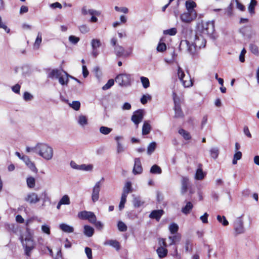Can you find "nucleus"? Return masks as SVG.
Returning <instances> with one entry per match:
<instances>
[{"mask_svg": "<svg viewBox=\"0 0 259 259\" xmlns=\"http://www.w3.org/2000/svg\"><path fill=\"white\" fill-rule=\"evenodd\" d=\"M26 183L28 187L33 188L35 185V179L32 177H29L26 179Z\"/></svg>", "mask_w": 259, "mask_h": 259, "instance_id": "nucleus-35", "label": "nucleus"}, {"mask_svg": "<svg viewBox=\"0 0 259 259\" xmlns=\"http://www.w3.org/2000/svg\"><path fill=\"white\" fill-rule=\"evenodd\" d=\"M143 168L141 165V160L139 158L135 159V164L133 169V172L134 175L140 174L142 172Z\"/></svg>", "mask_w": 259, "mask_h": 259, "instance_id": "nucleus-19", "label": "nucleus"}, {"mask_svg": "<svg viewBox=\"0 0 259 259\" xmlns=\"http://www.w3.org/2000/svg\"><path fill=\"white\" fill-rule=\"evenodd\" d=\"M197 17L196 11H187L181 15L180 18L182 22L186 23H190Z\"/></svg>", "mask_w": 259, "mask_h": 259, "instance_id": "nucleus-11", "label": "nucleus"}, {"mask_svg": "<svg viewBox=\"0 0 259 259\" xmlns=\"http://www.w3.org/2000/svg\"><path fill=\"white\" fill-rule=\"evenodd\" d=\"M239 32L245 39H250L255 35V31L250 26H246L241 27L239 29Z\"/></svg>", "mask_w": 259, "mask_h": 259, "instance_id": "nucleus-12", "label": "nucleus"}, {"mask_svg": "<svg viewBox=\"0 0 259 259\" xmlns=\"http://www.w3.org/2000/svg\"><path fill=\"white\" fill-rule=\"evenodd\" d=\"M179 47L180 50H186L190 55L192 56L195 55L197 51V50L199 49L197 47H196L193 42L190 43L187 40H181Z\"/></svg>", "mask_w": 259, "mask_h": 259, "instance_id": "nucleus-7", "label": "nucleus"}, {"mask_svg": "<svg viewBox=\"0 0 259 259\" xmlns=\"http://www.w3.org/2000/svg\"><path fill=\"white\" fill-rule=\"evenodd\" d=\"M38 155L46 160L52 159L54 156L53 147L45 143H37Z\"/></svg>", "mask_w": 259, "mask_h": 259, "instance_id": "nucleus-2", "label": "nucleus"}, {"mask_svg": "<svg viewBox=\"0 0 259 259\" xmlns=\"http://www.w3.org/2000/svg\"><path fill=\"white\" fill-rule=\"evenodd\" d=\"M114 9L117 12H121L124 14H127L128 12V9L126 7H118L117 6H115Z\"/></svg>", "mask_w": 259, "mask_h": 259, "instance_id": "nucleus-61", "label": "nucleus"}, {"mask_svg": "<svg viewBox=\"0 0 259 259\" xmlns=\"http://www.w3.org/2000/svg\"><path fill=\"white\" fill-rule=\"evenodd\" d=\"M151 130V126L149 121H145L142 127V134L148 135Z\"/></svg>", "mask_w": 259, "mask_h": 259, "instance_id": "nucleus-26", "label": "nucleus"}, {"mask_svg": "<svg viewBox=\"0 0 259 259\" xmlns=\"http://www.w3.org/2000/svg\"><path fill=\"white\" fill-rule=\"evenodd\" d=\"M174 109L175 111V116L176 117H182L183 116V113L181 109L180 105L175 106Z\"/></svg>", "mask_w": 259, "mask_h": 259, "instance_id": "nucleus-43", "label": "nucleus"}, {"mask_svg": "<svg viewBox=\"0 0 259 259\" xmlns=\"http://www.w3.org/2000/svg\"><path fill=\"white\" fill-rule=\"evenodd\" d=\"M117 39L113 37L111 39L110 43L113 47H114V53L117 57L126 58L129 57L132 54V50L131 49L126 50L125 49L119 45H116Z\"/></svg>", "mask_w": 259, "mask_h": 259, "instance_id": "nucleus-4", "label": "nucleus"}, {"mask_svg": "<svg viewBox=\"0 0 259 259\" xmlns=\"http://www.w3.org/2000/svg\"><path fill=\"white\" fill-rule=\"evenodd\" d=\"M210 154L212 158L214 159L217 158L219 155V151L217 147H213L210 149Z\"/></svg>", "mask_w": 259, "mask_h": 259, "instance_id": "nucleus-38", "label": "nucleus"}, {"mask_svg": "<svg viewBox=\"0 0 259 259\" xmlns=\"http://www.w3.org/2000/svg\"><path fill=\"white\" fill-rule=\"evenodd\" d=\"M22 160L24 162L25 164L30 169L31 171L36 173L37 169L36 167L34 162L31 161L28 156L26 155H23Z\"/></svg>", "mask_w": 259, "mask_h": 259, "instance_id": "nucleus-16", "label": "nucleus"}, {"mask_svg": "<svg viewBox=\"0 0 259 259\" xmlns=\"http://www.w3.org/2000/svg\"><path fill=\"white\" fill-rule=\"evenodd\" d=\"M82 219L88 220L93 224L96 222V215L92 211H82Z\"/></svg>", "mask_w": 259, "mask_h": 259, "instance_id": "nucleus-18", "label": "nucleus"}, {"mask_svg": "<svg viewBox=\"0 0 259 259\" xmlns=\"http://www.w3.org/2000/svg\"><path fill=\"white\" fill-rule=\"evenodd\" d=\"M177 32V30L176 28H172L163 31L164 34H168L169 35H175Z\"/></svg>", "mask_w": 259, "mask_h": 259, "instance_id": "nucleus-52", "label": "nucleus"}, {"mask_svg": "<svg viewBox=\"0 0 259 259\" xmlns=\"http://www.w3.org/2000/svg\"><path fill=\"white\" fill-rule=\"evenodd\" d=\"M37 147H38L37 144L34 147H30L27 146L26 148V151L27 153H30V152H33L38 155V151L37 150Z\"/></svg>", "mask_w": 259, "mask_h": 259, "instance_id": "nucleus-56", "label": "nucleus"}, {"mask_svg": "<svg viewBox=\"0 0 259 259\" xmlns=\"http://www.w3.org/2000/svg\"><path fill=\"white\" fill-rule=\"evenodd\" d=\"M23 246L25 248V254L29 256L32 250L34 248V242L32 238V235L30 233L29 229L26 228V234H23L20 237Z\"/></svg>", "mask_w": 259, "mask_h": 259, "instance_id": "nucleus-1", "label": "nucleus"}, {"mask_svg": "<svg viewBox=\"0 0 259 259\" xmlns=\"http://www.w3.org/2000/svg\"><path fill=\"white\" fill-rule=\"evenodd\" d=\"M115 81L120 87H127L131 85L133 79L131 74L123 73L118 74L115 77Z\"/></svg>", "mask_w": 259, "mask_h": 259, "instance_id": "nucleus-5", "label": "nucleus"}, {"mask_svg": "<svg viewBox=\"0 0 259 259\" xmlns=\"http://www.w3.org/2000/svg\"><path fill=\"white\" fill-rule=\"evenodd\" d=\"M164 211H151L149 214V217L151 219H155L157 221H159L163 214Z\"/></svg>", "mask_w": 259, "mask_h": 259, "instance_id": "nucleus-30", "label": "nucleus"}, {"mask_svg": "<svg viewBox=\"0 0 259 259\" xmlns=\"http://www.w3.org/2000/svg\"><path fill=\"white\" fill-rule=\"evenodd\" d=\"M59 201L62 205H69L70 203V198L67 195H64Z\"/></svg>", "mask_w": 259, "mask_h": 259, "instance_id": "nucleus-44", "label": "nucleus"}, {"mask_svg": "<svg viewBox=\"0 0 259 259\" xmlns=\"http://www.w3.org/2000/svg\"><path fill=\"white\" fill-rule=\"evenodd\" d=\"M112 131V129L106 126H101L100 128V132L103 135H108Z\"/></svg>", "mask_w": 259, "mask_h": 259, "instance_id": "nucleus-49", "label": "nucleus"}, {"mask_svg": "<svg viewBox=\"0 0 259 259\" xmlns=\"http://www.w3.org/2000/svg\"><path fill=\"white\" fill-rule=\"evenodd\" d=\"M217 220L220 223H221L224 226H226L229 224L228 221L224 216H221L220 215H218L217 216Z\"/></svg>", "mask_w": 259, "mask_h": 259, "instance_id": "nucleus-48", "label": "nucleus"}, {"mask_svg": "<svg viewBox=\"0 0 259 259\" xmlns=\"http://www.w3.org/2000/svg\"><path fill=\"white\" fill-rule=\"evenodd\" d=\"M6 228L9 231L16 233L18 231L19 227L17 224H7L6 225Z\"/></svg>", "mask_w": 259, "mask_h": 259, "instance_id": "nucleus-31", "label": "nucleus"}, {"mask_svg": "<svg viewBox=\"0 0 259 259\" xmlns=\"http://www.w3.org/2000/svg\"><path fill=\"white\" fill-rule=\"evenodd\" d=\"M150 172L154 174H160L162 172V170L159 166L155 164L151 167Z\"/></svg>", "mask_w": 259, "mask_h": 259, "instance_id": "nucleus-39", "label": "nucleus"}, {"mask_svg": "<svg viewBox=\"0 0 259 259\" xmlns=\"http://www.w3.org/2000/svg\"><path fill=\"white\" fill-rule=\"evenodd\" d=\"M178 75L185 88H188L192 85V81L190 77L186 76L184 71L180 66L178 67Z\"/></svg>", "mask_w": 259, "mask_h": 259, "instance_id": "nucleus-10", "label": "nucleus"}, {"mask_svg": "<svg viewBox=\"0 0 259 259\" xmlns=\"http://www.w3.org/2000/svg\"><path fill=\"white\" fill-rule=\"evenodd\" d=\"M126 197H127L121 195L120 202L118 206L119 209L120 210H121L124 208L125 203L126 202Z\"/></svg>", "mask_w": 259, "mask_h": 259, "instance_id": "nucleus-58", "label": "nucleus"}, {"mask_svg": "<svg viewBox=\"0 0 259 259\" xmlns=\"http://www.w3.org/2000/svg\"><path fill=\"white\" fill-rule=\"evenodd\" d=\"M149 99H151V96L150 95H144L141 98V102L143 104H145L147 102L148 100Z\"/></svg>", "mask_w": 259, "mask_h": 259, "instance_id": "nucleus-64", "label": "nucleus"}, {"mask_svg": "<svg viewBox=\"0 0 259 259\" xmlns=\"http://www.w3.org/2000/svg\"><path fill=\"white\" fill-rule=\"evenodd\" d=\"M256 1L255 0H251L248 7V10L250 14L254 13V8L256 5Z\"/></svg>", "mask_w": 259, "mask_h": 259, "instance_id": "nucleus-40", "label": "nucleus"}, {"mask_svg": "<svg viewBox=\"0 0 259 259\" xmlns=\"http://www.w3.org/2000/svg\"><path fill=\"white\" fill-rule=\"evenodd\" d=\"M0 28L4 29L7 33H9L10 29L7 26L6 24L2 21V17L0 16Z\"/></svg>", "mask_w": 259, "mask_h": 259, "instance_id": "nucleus-62", "label": "nucleus"}, {"mask_svg": "<svg viewBox=\"0 0 259 259\" xmlns=\"http://www.w3.org/2000/svg\"><path fill=\"white\" fill-rule=\"evenodd\" d=\"M67 103H68V105L70 107L72 108L73 109L77 111L79 110V108L80 107V103L79 101H73L72 103H70L68 102V100H67Z\"/></svg>", "mask_w": 259, "mask_h": 259, "instance_id": "nucleus-33", "label": "nucleus"}, {"mask_svg": "<svg viewBox=\"0 0 259 259\" xmlns=\"http://www.w3.org/2000/svg\"><path fill=\"white\" fill-rule=\"evenodd\" d=\"M59 228L63 232L67 233H72L74 231L73 227L66 224L62 223L59 225Z\"/></svg>", "mask_w": 259, "mask_h": 259, "instance_id": "nucleus-23", "label": "nucleus"}, {"mask_svg": "<svg viewBox=\"0 0 259 259\" xmlns=\"http://www.w3.org/2000/svg\"><path fill=\"white\" fill-rule=\"evenodd\" d=\"M25 200L30 204H35L39 201L40 198L35 193L31 192L27 195Z\"/></svg>", "mask_w": 259, "mask_h": 259, "instance_id": "nucleus-17", "label": "nucleus"}, {"mask_svg": "<svg viewBox=\"0 0 259 259\" xmlns=\"http://www.w3.org/2000/svg\"><path fill=\"white\" fill-rule=\"evenodd\" d=\"M110 245L116 248L117 250H118L120 248V245L119 242L116 240H110L109 241Z\"/></svg>", "mask_w": 259, "mask_h": 259, "instance_id": "nucleus-57", "label": "nucleus"}, {"mask_svg": "<svg viewBox=\"0 0 259 259\" xmlns=\"http://www.w3.org/2000/svg\"><path fill=\"white\" fill-rule=\"evenodd\" d=\"M156 252L160 258H163L167 256L168 250L165 247H159L157 249Z\"/></svg>", "mask_w": 259, "mask_h": 259, "instance_id": "nucleus-28", "label": "nucleus"}, {"mask_svg": "<svg viewBox=\"0 0 259 259\" xmlns=\"http://www.w3.org/2000/svg\"><path fill=\"white\" fill-rule=\"evenodd\" d=\"M84 250H85V253L88 259H92L93 255H92V249L90 247H86L85 248Z\"/></svg>", "mask_w": 259, "mask_h": 259, "instance_id": "nucleus-63", "label": "nucleus"}, {"mask_svg": "<svg viewBox=\"0 0 259 259\" xmlns=\"http://www.w3.org/2000/svg\"><path fill=\"white\" fill-rule=\"evenodd\" d=\"M33 96L27 92H25L23 95V99L26 101H29L33 99Z\"/></svg>", "mask_w": 259, "mask_h": 259, "instance_id": "nucleus-60", "label": "nucleus"}, {"mask_svg": "<svg viewBox=\"0 0 259 259\" xmlns=\"http://www.w3.org/2000/svg\"><path fill=\"white\" fill-rule=\"evenodd\" d=\"M234 230L237 235L244 232V228L242 222L239 221L234 223Z\"/></svg>", "mask_w": 259, "mask_h": 259, "instance_id": "nucleus-22", "label": "nucleus"}, {"mask_svg": "<svg viewBox=\"0 0 259 259\" xmlns=\"http://www.w3.org/2000/svg\"><path fill=\"white\" fill-rule=\"evenodd\" d=\"M250 51L254 55H258L259 54V51L258 47L256 45L254 44H250L249 45Z\"/></svg>", "mask_w": 259, "mask_h": 259, "instance_id": "nucleus-50", "label": "nucleus"}, {"mask_svg": "<svg viewBox=\"0 0 259 259\" xmlns=\"http://www.w3.org/2000/svg\"><path fill=\"white\" fill-rule=\"evenodd\" d=\"M193 42L198 49L205 47L206 45L204 36L202 35H198V34L195 35V39Z\"/></svg>", "mask_w": 259, "mask_h": 259, "instance_id": "nucleus-14", "label": "nucleus"}, {"mask_svg": "<svg viewBox=\"0 0 259 259\" xmlns=\"http://www.w3.org/2000/svg\"><path fill=\"white\" fill-rule=\"evenodd\" d=\"M101 12L100 11H97L93 9H87L86 6L82 7V15H90L91 16V18L89 22L91 23H96L98 22V19L97 16H100Z\"/></svg>", "mask_w": 259, "mask_h": 259, "instance_id": "nucleus-8", "label": "nucleus"}, {"mask_svg": "<svg viewBox=\"0 0 259 259\" xmlns=\"http://www.w3.org/2000/svg\"><path fill=\"white\" fill-rule=\"evenodd\" d=\"M101 181L97 182L93 188L92 199L93 202H96L98 200L99 198V192L100 191Z\"/></svg>", "mask_w": 259, "mask_h": 259, "instance_id": "nucleus-15", "label": "nucleus"}, {"mask_svg": "<svg viewBox=\"0 0 259 259\" xmlns=\"http://www.w3.org/2000/svg\"><path fill=\"white\" fill-rule=\"evenodd\" d=\"M185 248L186 252H191L192 251V244L191 241L188 240L186 241Z\"/></svg>", "mask_w": 259, "mask_h": 259, "instance_id": "nucleus-54", "label": "nucleus"}, {"mask_svg": "<svg viewBox=\"0 0 259 259\" xmlns=\"http://www.w3.org/2000/svg\"><path fill=\"white\" fill-rule=\"evenodd\" d=\"M214 31V24L213 21L202 23L198 27V31L201 33L202 35H211L213 34Z\"/></svg>", "mask_w": 259, "mask_h": 259, "instance_id": "nucleus-6", "label": "nucleus"}, {"mask_svg": "<svg viewBox=\"0 0 259 259\" xmlns=\"http://www.w3.org/2000/svg\"><path fill=\"white\" fill-rule=\"evenodd\" d=\"M172 98L175 103V106L180 105V100L175 91L172 92Z\"/></svg>", "mask_w": 259, "mask_h": 259, "instance_id": "nucleus-53", "label": "nucleus"}, {"mask_svg": "<svg viewBox=\"0 0 259 259\" xmlns=\"http://www.w3.org/2000/svg\"><path fill=\"white\" fill-rule=\"evenodd\" d=\"M166 46L165 43L159 42L157 47V51L158 52H163L165 50H166Z\"/></svg>", "mask_w": 259, "mask_h": 259, "instance_id": "nucleus-55", "label": "nucleus"}, {"mask_svg": "<svg viewBox=\"0 0 259 259\" xmlns=\"http://www.w3.org/2000/svg\"><path fill=\"white\" fill-rule=\"evenodd\" d=\"M241 157L242 153L240 151L236 152L233 156L232 163L233 164H236L237 162V160H240L241 158Z\"/></svg>", "mask_w": 259, "mask_h": 259, "instance_id": "nucleus-46", "label": "nucleus"}, {"mask_svg": "<svg viewBox=\"0 0 259 259\" xmlns=\"http://www.w3.org/2000/svg\"><path fill=\"white\" fill-rule=\"evenodd\" d=\"M179 226L175 223H172L168 227L169 231L171 234L178 233Z\"/></svg>", "mask_w": 259, "mask_h": 259, "instance_id": "nucleus-32", "label": "nucleus"}, {"mask_svg": "<svg viewBox=\"0 0 259 259\" xmlns=\"http://www.w3.org/2000/svg\"><path fill=\"white\" fill-rule=\"evenodd\" d=\"M144 118V111L138 110L135 111L132 116L131 120L136 125V127H138L139 124L142 121Z\"/></svg>", "mask_w": 259, "mask_h": 259, "instance_id": "nucleus-13", "label": "nucleus"}, {"mask_svg": "<svg viewBox=\"0 0 259 259\" xmlns=\"http://www.w3.org/2000/svg\"><path fill=\"white\" fill-rule=\"evenodd\" d=\"M156 148V143L155 142H152L149 144L147 147V154L150 155L154 152Z\"/></svg>", "mask_w": 259, "mask_h": 259, "instance_id": "nucleus-34", "label": "nucleus"}, {"mask_svg": "<svg viewBox=\"0 0 259 259\" xmlns=\"http://www.w3.org/2000/svg\"><path fill=\"white\" fill-rule=\"evenodd\" d=\"M140 80L144 88L147 89L149 87L150 82L149 79L147 77L141 76L140 77Z\"/></svg>", "mask_w": 259, "mask_h": 259, "instance_id": "nucleus-41", "label": "nucleus"}, {"mask_svg": "<svg viewBox=\"0 0 259 259\" xmlns=\"http://www.w3.org/2000/svg\"><path fill=\"white\" fill-rule=\"evenodd\" d=\"M179 133L186 140H190L191 138L190 133L183 128L179 130Z\"/></svg>", "mask_w": 259, "mask_h": 259, "instance_id": "nucleus-37", "label": "nucleus"}, {"mask_svg": "<svg viewBox=\"0 0 259 259\" xmlns=\"http://www.w3.org/2000/svg\"><path fill=\"white\" fill-rule=\"evenodd\" d=\"M94 168V165L92 164H82V170L91 172Z\"/></svg>", "mask_w": 259, "mask_h": 259, "instance_id": "nucleus-47", "label": "nucleus"}, {"mask_svg": "<svg viewBox=\"0 0 259 259\" xmlns=\"http://www.w3.org/2000/svg\"><path fill=\"white\" fill-rule=\"evenodd\" d=\"M189 184V180L187 177H183L182 179L181 192L184 193L187 192Z\"/></svg>", "mask_w": 259, "mask_h": 259, "instance_id": "nucleus-25", "label": "nucleus"}, {"mask_svg": "<svg viewBox=\"0 0 259 259\" xmlns=\"http://www.w3.org/2000/svg\"><path fill=\"white\" fill-rule=\"evenodd\" d=\"M172 236H170L168 237V239L170 240V242L169 244V246H171L174 245V252L171 253V255L177 257L178 259L181 258V256L178 254V247L175 245L177 242H179L180 241L181 239V235L180 233H177L173 234Z\"/></svg>", "mask_w": 259, "mask_h": 259, "instance_id": "nucleus-9", "label": "nucleus"}, {"mask_svg": "<svg viewBox=\"0 0 259 259\" xmlns=\"http://www.w3.org/2000/svg\"><path fill=\"white\" fill-rule=\"evenodd\" d=\"M132 191L133 189L131 182H127L123 187V192L121 195L127 197L128 193L132 192Z\"/></svg>", "mask_w": 259, "mask_h": 259, "instance_id": "nucleus-21", "label": "nucleus"}, {"mask_svg": "<svg viewBox=\"0 0 259 259\" xmlns=\"http://www.w3.org/2000/svg\"><path fill=\"white\" fill-rule=\"evenodd\" d=\"M92 49H98L101 46V42L99 39H93L91 41Z\"/></svg>", "mask_w": 259, "mask_h": 259, "instance_id": "nucleus-42", "label": "nucleus"}, {"mask_svg": "<svg viewBox=\"0 0 259 259\" xmlns=\"http://www.w3.org/2000/svg\"><path fill=\"white\" fill-rule=\"evenodd\" d=\"M80 40L79 37L75 36L74 35H70L69 37V41L73 45L76 44Z\"/></svg>", "mask_w": 259, "mask_h": 259, "instance_id": "nucleus-59", "label": "nucleus"}, {"mask_svg": "<svg viewBox=\"0 0 259 259\" xmlns=\"http://www.w3.org/2000/svg\"><path fill=\"white\" fill-rule=\"evenodd\" d=\"M117 227L119 231L121 232H125L127 229V227L125 224L120 221L117 223Z\"/></svg>", "mask_w": 259, "mask_h": 259, "instance_id": "nucleus-45", "label": "nucleus"}, {"mask_svg": "<svg viewBox=\"0 0 259 259\" xmlns=\"http://www.w3.org/2000/svg\"><path fill=\"white\" fill-rule=\"evenodd\" d=\"M133 197L134 198L133 204L135 207H139L144 203L140 197H137L135 195H133Z\"/></svg>", "mask_w": 259, "mask_h": 259, "instance_id": "nucleus-36", "label": "nucleus"}, {"mask_svg": "<svg viewBox=\"0 0 259 259\" xmlns=\"http://www.w3.org/2000/svg\"><path fill=\"white\" fill-rule=\"evenodd\" d=\"M185 6L187 11H196L194 8L196 7V4L192 0H188L185 3Z\"/></svg>", "mask_w": 259, "mask_h": 259, "instance_id": "nucleus-27", "label": "nucleus"}, {"mask_svg": "<svg viewBox=\"0 0 259 259\" xmlns=\"http://www.w3.org/2000/svg\"><path fill=\"white\" fill-rule=\"evenodd\" d=\"M42 41V34L41 32H39L37 33V36L35 41L33 44V49L34 50H38L39 48L40 45Z\"/></svg>", "mask_w": 259, "mask_h": 259, "instance_id": "nucleus-29", "label": "nucleus"}, {"mask_svg": "<svg viewBox=\"0 0 259 259\" xmlns=\"http://www.w3.org/2000/svg\"><path fill=\"white\" fill-rule=\"evenodd\" d=\"M48 77L52 79H58L59 83L62 85H67L68 83V77H72L65 71L58 69L52 70L48 73Z\"/></svg>", "mask_w": 259, "mask_h": 259, "instance_id": "nucleus-3", "label": "nucleus"}, {"mask_svg": "<svg viewBox=\"0 0 259 259\" xmlns=\"http://www.w3.org/2000/svg\"><path fill=\"white\" fill-rule=\"evenodd\" d=\"M94 229L88 225H84L83 227V233L88 237H92L94 234Z\"/></svg>", "mask_w": 259, "mask_h": 259, "instance_id": "nucleus-24", "label": "nucleus"}, {"mask_svg": "<svg viewBox=\"0 0 259 259\" xmlns=\"http://www.w3.org/2000/svg\"><path fill=\"white\" fill-rule=\"evenodd\" d=\"M114 80L113 79H109L108 82L102 87L104 91L107 90L114 85Z\"/></svg>", "mask_w": 259, "mask_h": 259, "instance_id": "nucleus-51", "label": "nucleus"}, {"mask_svg": "<svg viewBox=\"0 0 259 259\" xmlns=\"http://www.w3.org/2000/svg\"><path fill=\"white\" fill-rule=\"evenodd\" d=\"M206 174L202 170V165L200 163L198 164V168L196 171L194 178L196 180H202L204 179Z\"/></svg>", "mask_w": 259, "mask_h": 259, "instance_id": "nucleus-20", "label": "nucleus"}]
</instances>
